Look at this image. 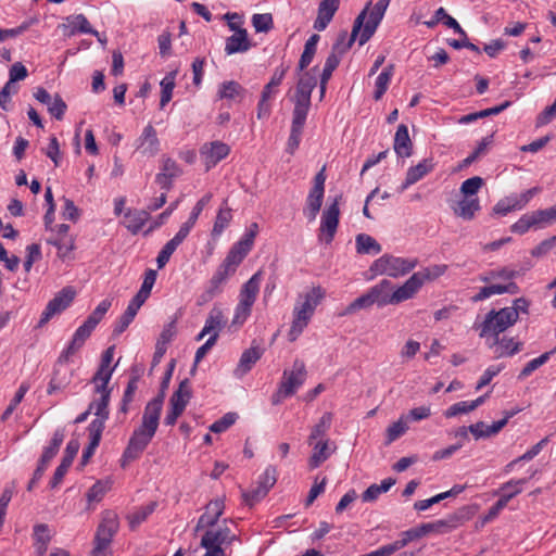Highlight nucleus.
I'll use <instances>...</instances> for the list:
<instances>
[{"label":"nucleus","mask_w":556,"mask_h":556,"mask_svg":"<svg viewBox=\"0 0 556 556\" xmlns=\"http://www.w3.org/2000/svg\"><path fill=\"white\" fill-rule=\"evenodd\" d=\"M163 397L164 395L162 394L151 400L146 405L141 424L132 432L128 445L124 452L122 459L123 467H125L127 463L137 459L154 437L159 427L160 416L163 407Z\"/></svg>","instance_id":"1"},{"label":"nucleus","mask_w":556,"mask_h":556,"mask_svg":"<svg viewBox=\"0 0 556 556\" xmlns=\"http://www.w3.org/2000/svg\"><path fill=\"white\" fill-rule=\"evenodd\" d=\"M163 397L164 395L162 394L151 400L146 405L141 424L132 432L128 445L124 452L122 459L123 467H125L127 463L137 459L154 437L159 427L160 416L163 407Z\"/></svg>","instance_id":"2"},{"label":"nucleus","mask_w":556,"mask_h":556,"mask_svg":"<svg viewBox=\"0 0 556 556\" xmlns=\"http://www.w3.org/2000/svg\"><path fill=\"white\" fill-rule=\"evenodd\" d=\"M326 296V290L320 286L299 294L292 312V324L288 333L291 342L295 341L309 324L316 307Z\"/></svg>","instance_id":"3"},{"label":"nucleus","mask_w":556,"mask_h":556,"mask_svg":"<svg viewBox=\"0 0 556 556\" xmlns=\"http://www.w3.org/2000/svg\"><path fill=\"white\" fill-rule=\"evenodd\" d=\"M261 286V273H255L241 288L232 325L242 326L251 315Z\"/></svg>","instance_id":"4"},{"label":"nucleus","mask_w":556,"mask_h":556,"mask_svg":"<svg viewBox=\"0 0 556 556\" xmlns=\"http://www.w3.org/2000/svg\"><path fill=\"white\" fill-rule=\"evenodd\" d=\"M556 222V205L528 212L510 226V231L525 235L530 230H539L553 225Z\"/></svg>","instance_id":"5"},{"label":"nucleus","mask_w":556,"mask_h":556,"mask_svg":"<svg viewBox=\"0 0 556 556\" xmlns=\"http://www.w3.org/2000/svg\"><path fill=\"white\" fill-rule=\"evenodd\" d=\"M516 324V314L514 311L506 309L505 307L500 311H490L483 323L480 325V337L486 339H494L497 342L500 333L507 330Z\"/></svg>","instance_id":"6"},{"label":"nucleus","mask_w":556,"mask_h":556,"mask_svg":"<svg viewBox=\"0 0 556 556\" xmlns=\"http://www.w3.org/2000/svg\"><path fill=\"white\" fill-rule=\"evenodd\" d=\"M417 263L416 258H404L384 254L371 264L370 271L375 275L399 278L410 273L417 266Z\"/></svg>","instance_id":"7"},{"label":"nucleus","mask_w":556,"mask_h":556,"mask_svg":"<svg viewBox=\"0 0 556 556\" xmlns=\"http://www.w3.org/2000/svg\"><path fill=\"white\" fill-rule=\"evenodd\" d=\"M306 379L303 361L295 359L290 370H285L278 391L273 395V403L278 404L283 399L293 395Z\"/></svg>","instance_id":"8"},{"label":"nucleus","mask_w":556,"mask_h":556,"mask_svg":"<svg viewBox=\"0 0 556 556\" xmlns=\"http://www.w3.org/2000/svg\"><path fill=\"white\" fill-rule=\"evenodd\" d=\"M237 540L227 526L207 530L202 539L201 546L206 549L203 556H227L226 547Z\"/></svg>","instance_id":"9"},{"label":"nucleus","mask_w":556,"mask_h":556,"mask_svg":"<svg viewBox=\"0 0 556 556\" xmlns=\"http://www.w3.org/2000/svg\"><path fill=\"white\" fill-rule=\"evenodd\" d=\"M315 86L316 78L309 72H306L301 75L293 98V115L307 117L311 108V94Z\"/></svg>","instance_id":"10"},{"label":"nucleus","mask_w":556,"mask_h":556,"mask_svg":"<svg viewBox=\"0 0 556 556\" xmlns=\"http://www.w3.org/2000/svg\"><path fill=\"white\" fill-rule=\"evenodd\" d=\"M326 168L325 166L316 174L313 180L304 207V215L313 222L317 217L323 205L325 195Z\"/></svg>","instance_id":"11"},{"label":"nucleus","mask_w":556,"mask_h":556,"mask_svg":"<svg viewBox=\"0 0 556 556\" xmlns=\"http://www.w3.org/2000/svg\"><path fill=\"white\" fill-rule=\"evenodd\" d=\"M339 200L340 197L336 198L321 214L318 239L326 244H329L333 240L337 232L340 217Z\"/></svg>","instance_id":"12"},{"label":"nucleus","mask_w":556,"mask_h":556,"mask_svg":"<svg viewBox=\"0 0 556 556\" xmlns=\"http://www.w3.org/2000/svg\"><path fill=\"white\" fill-rule=\"evenodd\" d=\"M391 0H379L371 9V2H368L365 9H367L368 20L366 23H363L362 29L359 31V45L363 46L366 43L370 37L375 34L378 25L382 21L384 13L390 4Z\"/></svg>","instance_id":"13"},{"label":"nucleus","mask_w":556,"mask_h":556,"mask_svg":"<svg viewBox=\"0 0 556 556\" xmlns=\"http://www.w3.org/2000/svg\"><path fill=\"white\" fill-rule=\"evenodd\" d=\"M391 0H379L371 9V2H368L365 9H367L368 20L366 23H363L362 29L359 31V45L363 46L366 43L370 37L375 34L378 25L382 21L384 13L390 4Z\"/></svg>","instance_id":"14"},{"label":"nucleus","mask_w":556,"mask_h":556,"mask_svg":"<svg viewBox=\"0 0 556 556\" xmlns=\"http://www.w3.org/2000/svg\"><path fill=\"white\" fill-rule=\"evenodd\" d=\"M539 192V188L534 187L526 190L520 194H510L501 199L493 207V214L505 216L508 213L523 208L531 199Z\"/></svg>","instance_id":"15"},{"label":"nucleus","mask_w":556,"mask_h":556,"mask_svg":"<svg viewBox=\"0 0 556 556\" xmlns=\"http://www.w3.org/2000/svg\"><path fill=\"white\" fill-rule=\"evenodd\" d=\"M75 295L76 292L72 287L63 288L58 292L54 298L48 302L45 311L42 312L39 326L47 324L54 315L66 309L73 302Z\"/></svg>","instance_id":"16"},{"label":"nucleus","mask_w":556,"mask_h":556,"mask_svg":"<svg viewBox=\"0 0 556 556\" xmlns=\"http://www.w3.org/2000/svg\"><path fill=\"white\" fill-rule=\"evenodd\" d=\"M160 146L161 143L155 128L151 124H148L135 141V152L142 157L150 159L159 153Z\"/></svg>","instance_id":"17"},{"label":"nucleus","mask_w":556,"mask_h":556,"mask_svg":"<svg viewBox=\"0 0 556 556\" xmlns=\"http://www.w3.org/2000/svg\"><path fill=\"white\" fill-rule=\"evenodd\" d=\"M64 440V432L62 430H56L53 434L51 443L43 451L39 464L34 472L33 479L29 481L27 489L30 491L35 483L42 477L45 470L48 467L50 460L56 455L59 448Z\"/></svg>","instance_id":"18"},{"label":"nucleus","mask_w":556,"mask_h":556,"mask_svg":"<svg viewBox=\"0 0 556 556\" xmlns=\"http://www.w3.org/2000/svg\"><path fill=\"white\" fill-rule=\"evenodd\" d=\"M94 328L96 327L90 325L87 320L80 327H78L68 346L59 356L58 365L61 366L62 364H67L71 357L81 349Z\"/></svg>","instance_id":"19"},{"label":"nucleus","mask_w":556,"mask_h":556,"mask_svg":"<svg viewBox=\"0 0 556 556\" xmlns=\"http://www.w3.org/2000/svg\"><path fill=\"white\" fill-rule=\"evenodd\" d=\"M255 239V232H247L236 244L232 245L227 256L223 261L232 269L237 270L248 253L252 250Z\"/></svg>","instance_id":"20"},{"label":"nucleus","mask_w":556,"mask_h":556,"mask_svg":"<svg viewBox=\"0 0 556 556\" xmlns=\"http://www.w3.org/2000/svg\"><path fill=\"white\" fill-rule=\"evenodd\" d=\"M230 152V148L228 144L222 141H212L202 146L200 150V154L206 169H211L218 162L224 160Z\"/></svg>","instance_id":"21"},{"label":"nucleus","mask_w":556,"mask_h":556,"mask_svg":"<svg viewBox=\"0 0 556 556\" xmlns=\"http://www.w3.org/2000/svg\"><path fill=\"white\" fill-rule=\"evenodd\" d=\"M434 168V163L432 159H424L417 165L410 166L407 172L404 181L399 187L397 191L403 192L412 185L420 181L428 174H430Z\"/></svg>","instance_id":"22"},{"label":"nucleus","mask_w":556,"mask_h":556,"mask_svg":"<svg viewBox=\"0 0 556 556\" xmlns=\"http://www.w3.org/2000/svg\"><path fill=\"white\" fill-rule=\"evenodd\" d=\"M312 446L313 452L308 459V464L313 469L319 467L337 450L336 443L331 442L329 439L318 440L316 442L314 441Z\"/></svg>","instance_id":"23"},{"label":"nucleus","mask_w":556,"mask_h":556,"mask_svg":"<svg viewBox=\"0 0 556 556\" xmlns=\"http://www.w3.org/2000/svg\"><path fill=\"white\" fill-rule=\"evenodd\" d=\"M225 509V503L223 498H215L211 501L206 507L204 514L199 518L197 530L202 528H212L216 525L219 517L223 515Z\"/></svg>","instance_id":"24"},{"label":"nucleus","mask_w":556,"mask_h":556,"mask_svg":"<svg viewBox=\"0 0 556 556\" xmlns=\"http://www.w3.org/2000/svg\"><path fill=\"white\" fill-rule=\"evenodd\" d=\"M367 9L368 7L364 9L356 17L352 29L351 38L346 41V33H341L337 39V42L332 47L331 53H338L340 56H342V54L351 48L353 41L355 40L356 36L359 34L362 29L363 23L366 18Z\"/></svg>","instance_id":"25"},{"label":"nucleus","mask_w":556,"mask_h":556,"mask_svg":"<svg viewBox=\"0 0 556 556\" xmlns=\"http://www.w3.org/2000/svg\"><path fill=\"white\" fill-rule=\"evenodd\" d=\"M60 27L63 28L65 35L67 36H74L76 33H83V34H91L93 36H99V31L94 30L87 17L84 14H76L67 16L65 20V23L62 24Z\"/></svg>","instance_id":"26"},{"label":"nucleus","mask_w":556,"mask_h":556,"mask_svg":"<svg viewBox=\"0 0 556 556\" xmlns=\"http://www.w3.org/2000/svg\"><path fill=\"white\" fill-rule=\"evenodd\" d=\"M79 450V443L77 441H70L67 443L65 455L61 462V464L58 466V468L54 471L53 478L51 480V486L55 488L61 483L63 477L67 472L68 468L71 467L77 452Z\"/></svg>","instance_id":"27"},{"label":"nucleus","mask_w":556,"mask_h":556,"mask_svg":"<svg viewBox=\"0 0 556 556\" xmlns=\"http://www.w3.org/2000/svg\"><path fill=\"white\" fill-rule=\"evenodd\" d=\"M340 0H320L314 28L321 31L331 22L339 8Z\"/></svg>","instance_id":"28"},{"label":"nucleus","mask_w":556,"mask_h":556,"mask_svg":"<svg viewBox=\"0 0 556 556\" xmlns=\"http://www.w3.org/2000/svg\"><path fill=\"white\" fill-rule=\"evenodd\" d=\"M225 324L223 311L218 307H213L205 320V325L202 331L198 334L197 340H202L206 334L216 336V340L218 339L219 331L222 330Z\"/></svg>","instance_id":"29"},{"label":"nucleus","mask_w":556,"mask_h":556,"mask_svg":"<svg viewBox=\"0 0 556 556\" xmlns=\"http://www.w3.org/2000/svg\"><path fill=\"white\" fill-rule=\"evenodd\" d=\"M420 289L421 286L418 281V278H416L415 275L413 274L402 286L397 288L393 287V305L413 299Z\"/></svg>","instance_id":"30"},{"label":"nucleus","mask_w":556,"mask_h":556,"mask_svg":"<svg viewBox=\"0 0 556 556\" xmlns=\"http://www.w3.org/2000/svg\"><path fill=\"white\" fill-rule=\"evenodd\" d=\"M65 365L66 364H62L60 366L58 365V362L55 363L53 375L47 390L48 394L62 391L71 383L73 371L65 367Z\"/></svg>","instance_id":"31"},{"label":"nucleus","mask_w":556,"mask_h":556,"mask_svg":"<svg viewBox=\"0 0 556 556\" xmlns=\"http://www.w3.org/2000/svg\"><path fill=\"white\" fill-rule=\"evenodd\" d=\"M392 290L393 283L388 279H383L376 286L371 287L368 291L374 304H377L378 306H386L390 304L393 305Z\"/></svg>","instance_id":"32"},{"label":"nucleus","mask_w":556,"mask_h":556,"mask_svg":"<svg viewBox=\"0 0 556 556\" xmlns=\"http://www.w3.org/2000/svg\"><path fill=\"white\" fill-rule=\"evenodd\" d=\"M509 417L510 415H507L505 418L495 421L490 426L485 425L483 421H478L469 426V431L476 440L495 435L506 426Z\"/></svg>","instance_id":"33"},{"label":"nucleus","mask_w":556,"mask_h":556,"mask_svg":"<svg viewBox=\"0 0 556 556\" xmlns=\"http://www.w3.org/2000/svg\"><path fill=\"white\" fill-rule=\"evenodd\" d=\"M118 529L116 516L109 513L99 525L94 541L102 544H111V541Z\"/></svg>","instance_id":"34"},{"label":"nucleus","mask_w":556,"mask_h":556,"mask_svg":"<svg viewBox=\"0 0 556 556\" xmlns=\"http://www.w3.org/2000/svg\"><path fill=\"white\" fill-rule=\"evenodd\" d=\"M150 213L146 210H128L124 214L123 225L132 233H138L149 220Z\"/></svg>","instance_id":"35"},{"label":"nucleus","mask_w":556,"mask_h":556,"mask_svg":"<svg viewBox=\"0 0 556 556\" xmlns=\"http://www.w3.org/2000/svg\"><path fill=\"white\" fill-rule=\"evenodd\" d=\"M181 169L179 165L172 159H164L161 173L156 175V182L164 189L168 190L172 179L180 176Z\"/></svg>","instance_id":"36"},{"label":"nucleus","mask_w":556,"mask_h":556,"mask_svg":"<svg viewBox=\"0 0 556 556\" xmlns=\"http://www.w3.org/2000/svg\"><path fill=\"white\" fill-rule=\"evenodd\" d=\"M236 273L235 269H232L230 266H228L226 263H222L214 275L212 276L210 280V286L206 291V293L210 295V299H212L216 293L220 291L222 286L228 280L229 277H231Z\"/></svg>","instance_id":"37"},{"label":"nucleus","mask_w":556,"mask_h":556,"mask_svg":"<svg viewBox=\"0 0 556 556\" xmlns=\"http://www.w3.org/2000/svg\"><path fill=\"white\" fill-rule=\"evenodd\" d=\"M412 150L413 143L408 135V128L406 125L401 124L394 137V151L400 157H409Z\"/></svg>","instance_id":"38"},{"label":"nucleus","mask_w":556,"mask_h":556,"mask_svg":"<svg viewBox=\"0 0 556 556\" xmlns=\"http://www.w3.org/2000/svg\"><path fill=\"white\" fill-rule=\"evenodd\" d=\"M251 43L245 29H238L232 36L227 38L225 52L230 55L239 52H245L250 49Z\"/></svg>","instance_id":"39"},{"label":"nucleus","mask_w":556,"mask_h":556,"mask_svg":"<svg viewBox=\"0 0 556 556\" xmlns=\"http://www.w3.org/2000/svg\"><path fill=\"white\" fill-rule=\"evenodd\" d=\"M480 210V201L477 197H466L459 200L454 207V213L464 219L470 220Z\"/></svg>","instance_id":"40"},{"label":"nucleus","mask_w":556,"mask_h":556,"mask_svg":"<svg viewBox=\"0 0 556 556\" xmlns=\"http://www.w3.org/2000/svg\"><path fill=\"white\" fill-rule=\"evenodd\" d=\"M262 352L258 348H250L245 350L235 369V376L241 378L251 370L253 365L261 358Z\"/></svg>","instance_id":"41"},{"label":"nucleus","mask_w":556,"mask_h":556,"mask_svg":"<svg viewBox=\"0 0 556 556\" xmlns=\"http://www.w3.org/2000/svg\"><path fill=\"white\" fill-rule=\"evenodd\" d=\"M305 121L306 117L292 114L291 131L287 143V151L290 154H293L300 144Z\"/></svg>","instance_id":"42"},{"label":"nucleus","mask_w":556,"mask_h":556,"mask_svg":"<svg viewBox=\"0 0 556 556\" xmlns=\"http://www.w3.org/2000/svg\"><path fill=\"white\" fill-rule=\"evenodd\" d=\"M191 399V388L188 379L182 380L179 383L178 389L173 393L169 400V406L179 407V410L184 412L187 404Z\"/></svg>","instance_id":"43"},{"label":"nucleus","mask_w":556,"mask_h":556,"mask_svg":"<svg viewBox=\"0 0 556 556\" xmlns=\"http://www.w3.org/2000/svg\"><path fill=\"white\" fill-rule=\"evenodd\" d=\"M516 289L517 287L514 282L508 285H492L481 288L480 291L471 298V300L472 302H480L494 294H503L506 292L515 293Z\"/></svg>","instance_id":"44"},{"label":"nucleus","mask_w":556,"mask_h":556,"mask_svg":"<svg viewBox=\"0 0 556 556\" xmlns=\"http://www.w3.org/2000/svg\"><path fill=\"white\" fill-rule=\"evenodd\" d=\"M495 345L494 354L495 357H504V356H511L516 353H518L521 350V343L516 342L513 338H503L502 340L497 339V342L494 343V340L490 344Z\"/></svg>","instance_id":"45"},{"label":"nucleus","mask_w":556,"mask_h":556,"mask_svg":"<svg viewBox=\"0 0 556 556\" xmlns=\"http://www.w3.org/2000/svg\"><path fill=\"white\" fill-rule=\"evenodd\" d=\"M355 242L356 251L359 254H378L381 252V245L369 235H357Z\"/></svg>","instance_id":"46"},{"label":"nucleus","mask_w":556,"mask_h":556,"mask_svg":"<svg viewBox=\"0 0 556 556\" xmlns=\"http://www.w3.org/2000/svg\"><path fill=\"white\" fill-rule=\"evenodd\" d=\"M447 270V265L435 264L422 268L421 270L414 273L415 277L418 278L420 286L422 287L428 281H433L439 277L443 276Z\"/></svg>","instance_id":"47"},{"label":"nucleus","mask_w":556,"mask_h":556,"mask_svg":"<svg viewBox=\"0 0 556 556\" xmlns=\"http://www.w3.org/2000/svg\"><path fill=\"white\" fill-rule=\"evenodd\" d=\"M525 483L526 479L510 480L504 483L501 488V492H503V494L497 503H502V507L505 508L513 497L521 493L522 485Z\"/></svg>","instance_id":"48"},{"label":"nucleus","mask_w":556,"mask_h":556,"mask_svg":"<svg viewBox=\"0 0 556 556\" xmlns=\"http://www.w3.org/2000/svg\"><path fill=\"white\" fill-rule=\"evenodd\" d=\"M48 243L58 249V256L65 260L75 249V240L72 236H60L48 239Z\"/></svg>","instance_id":"49"},{"label":"nucleus","mask_w":556,"mask_h":556,"mask_svg":"<svg viewBox=\"0 0 556 556\" xmlns=\"http://www.w3.org/2000/svg\"><path fill=\"white\" fill-rule=\"evenodd\" d=\"M394 74V65L390 64L387 67L383 68V71L378 75L376 83H375V92L374 98L375 100H380L384 92L387 91L390 81Z\"/></svg>","instance_id":"50"},{"label":"nucleus","mask_w":556,"mask_h":556,"mask_svg":"<svg viewBox=\"0 0 556 556\" xmlns=\"http://www.w3.org/2000/svg\"><path fill=\"white\" fill-rule=\"evenodd\" d=\"M332 414L331 413H325L319 421L312 428L311 434L308 437V444L312 445L314 441L316 440H325L324 437L326 435L327 431L330 429L331 422H332Z\"/></svg>","instance_id":"51"},{"label":"nucleus","mask_w":556,"mask_h":556,"mask_svg":"<svg viewBox=\"0 0 556 556\" xmlns=\"http://www.w3.org/2000/svg\"><path fill=\"white\" fill-rule=\"evenodd\" d=\"M177 73V70L169 72L160 83L162 89L160 100L161 109H163L172 100Z\"/></svg>","instance_id":"52"},{"label":"nucleus","mask_w":556,"mask_h":556,"mask_svg":"<svg viewBox=\"0 0 556 556\" xmlns=\"http://www.w3.org/2000/svg\"><path fill=\"white\" fill-rule=\"evenodd\" d=\"M111 488L112 481L110 479L98 480L86 494L88 503L92 504L100 502Z\"/></svg>","instance_id":"53"},{"label":"nucleus","mask_w":556,"mask_h":556,"mask_svg":"<svg viewBox=\"0 0 556 556\" xmlns=\"http://www.w3.org/2000/svg\"><path fill=\"white\" fill-rule=\"evenodd\" d=\"M318 40H319V36L314 34L306 41V43L304 46V51H303L300 62H299L300 71H303L304 68H306L313 61Z\"/></svg>","instance_id":"54"},{"label":"nucleus","mask_w":556,"mask_h":556,"mask_svg":"<svg viewBox=\"0 0 556 556\" xmlns=\"http://www.w3.org/2000/svg\"><path fill=\"white\" fill-rule=\"evenodd\" d=\"M96 392L100 395L99 399L94 400L90 406L89 409L94 410V415L97 417H109V402H110V394L111 391H103V390H96Z\"/></svg>","instance_id":"55"},{"label":"nucleus","mask_w":556,"mask_h":556,"mask_svg":"<svg viewBox=\"0 0 556 556\" xmlns=\"http://www.w3.org/2000/svg\"><path fill=\"white\" fill-rule=\"evenodd\" d=\"M408 429L405 416H402L397 421L391 424L386 430V444H390L393 441L402 437Z\"/></svg>","instance_id":"56"},{"label":"nucleus","mask_w":556,"mask_h":556,"mask_svg":"<svg viewBox=\"0 0 556 556\" xmlns=\"http://www.w3.org/2000/svg\"><path fill=\"white\" fill-rule=\"evenodd\" d=\"M243 93L242 87L233 80L225 81L219 86L218 97L219 99L235 100L241 97Z\"/></svg>","instance_id":"57"},{"label":"nucleus","mask_w":556,"mask_h":556,"mask_svg":"<svg viewBox=\"0 0 556 556\" xmlns=\"http://www.w3.org/2000/svg\"><path fill=\"white\" fill-rule=\"evenodd\" d=\"M231 208H220L217 213L212 233L214 236H219L225 230V228L228 227L229 223L231 222Z\"/></svg>","instance_id":"58"},{"label":"nucleus","mask_w":556,"mask_h":556,"mask_svg":"<svg viewBox=\"0 0 556 556\" xmlns=\"http://www.w3.org/2000/svg\"><path fill=\"white\" fill-rule=\"evenodd\" d=\"M114 368H108L100 366L97 370L94 377L92 378V382L96 386V390L111 391L108 388V384L111 380Z\"/></svg>","instance_id":"59"},{"label":"nucleus","mask_w":556,"mask_h":556,"mask_svg":"<svg viewBox=\"0 0 556 556\" xmlns=\"http://www.w3.org/2000/svg\"><path fill=\"white\" fill-rule=\"evenodd\" d=\"M553 352H545L536 358L531 359L521 370L519 378L523 379L530 376L534 370L546 364Z\"/></svg>","instance_id":"60"},{"label":"nucleus","mask_w":556,"mask_h":556,"mask_svg":"<svg viewBox=\"0 0 556 556\" xmlns=\"http://www.w3.org/2000/svg\"><path fill=\"white\" fill-rule=\"evenodd\" d=\"M402 539L397 540L391 544H388L390 548H392V553L394 554L396 551L406 546L409 542L415 541L420 538L418 528H412L407 531L402 532Z\"/></svg>","instance_id":"61"},{"label":"nucleus","mask_w":556,"mask_h":556,"mask_svg":"<svg viewBox=\"0 0 556 556\" xmlns=\"http://www.w3.org/2000/svg\"><path fill=\"white\" fill-rule=\"evenodd\" d=\"M267 493L268 491H266L265 488L260 486V484L256 483V485L253 486L250 491L242 492V498L247 505L253 506L256 503H258L262 498H264L267 495Z\"/></svg>","instance_id":"62"},{"label":"nucleus","mask_w":556,"mask_h":556,"mask_svg":"<svg viewBox=\"0 0 556 556\" xmlns=\"http://www.w3.org/2000/svg\"><path fill=\"white\" fill-rule=\"evenodd\" d=\"M155 506L156 504L154 502H151L146 506L138 508L135 513L129 515L128 518L131 527H136L140 525L142 521H144L148 518V516H150L154 511Z\"/></svg>","instance_id":"63"},{"label":"nucleus","mask_w":556,"mask_h":556,"mask_svg":"<svg viewBox=\"0 0 556 556\" xmlns=\"http://www.w3.org/2000/svg\"><path fill=\"white\" fill-rule=\"evenodd\" d=\"M483 185V179L479 176L466 179L460 186V193L466 197H476Z\"/></svg>","instance_id":"64"}]
</instances>
